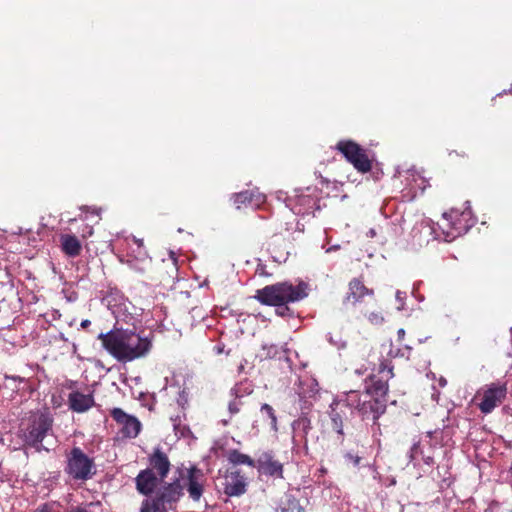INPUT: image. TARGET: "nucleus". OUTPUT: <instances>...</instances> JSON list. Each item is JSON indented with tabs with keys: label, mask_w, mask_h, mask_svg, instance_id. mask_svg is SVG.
<instances>
[{
	"label": "nucleus",
	"mask_w": 512,
	"mask_h": 512,
	"mask_svg": "<svg viewBox=\"0 0 512 512\" xmlns=\"http://www.w3.org/2000/svg\"><path fill=\"white\" fill-rule=\"evenodd\" d=\"M98 338L107 352L120 362H131L145 357L152 348L147 337L129 330H112Z\"/></svg>",
	"instance_id": "nucleus-1"
},
{
	"label": "nucleus",
	"mask_w": 512,
	"mask_h": 512,
	"mask_svg": "<svg viewBox=\"0 0 512 512\" xmlns=\"http://www.w3.org/2000/svg\"><path fill=\"white\" fill-rule=\"evenodd\" d=\"M308 296V285L299 282L293 285L290 282H279L265 286L256 291L255 298L262 304L270 306H283L290 302H297Z\"/></svg>",
	"instance_id": "nucleus-2"
},
{
	"label": "nucleus",
	"mask_w": 512,
	"mask_h": 512,
	"mask_svg": "<svg viewBox=\"0 0 512 512\" xmlns=\"http://www.w3.org/2000/svg\"><path fill=\"white\" fill-rule=\"evenodd\" d=\"M181 497L178 483H169L152 497L145 498L139 512H167Z\"/></svg>",
	"instance_id": "nucleus-3"
},
{
	"label": "nucleus",
	"mask_w": 512,
	"mask_h": 512,
	"mask_svg": "<svg viewBox=\"0 0 512 512\" xmlns=\"http://www.w3.org/2000/svg\"><path fill=\"white\" fill-rule=\"evenodd\" d=\"M66 473L75 480L85 481L95 474V464L82 449L74 447L67 456Z\"/></svg>",
	"instance_id": "nucleus-4"
},
{
	"label": "nucleus",
	"mask_w": 512,
	"mask_h": 512,
	"mask_svg": "<svg viewBox=\"0 0 512 512\" xmlns=\"http://www.w3.org/2000/svg\"><path fill=\"white\" fill-rule=\"evenodd\" d=\"M336 149L343 154L345 159L360 173H367L372 169V161L367 151L352 140H341Z\"/></svg>",
	"instance_id": "nucleus-5"
},
{
	"label": "nucleus",
	"mask_w": 512,
	"mask_h": 512,
	"mask_svg": "<svg viewBox=\"0 0 512 512\" xmlns=\"http://www.w3.org/2000/svg\"><path fill=\"white\" fill-rule=\"evenodd\" d=\"M506 384L491 383L482 387L476 394L480 400L478 407L482 413L489 414L498 407L506 398Z\"/></svg>",
	"instance_id": "nucleus-6"
},
{
	"label": "nucleus",
	"mask_w": 512,
	"mask_h": 512,
	"mask_svg": "<svg viewBox=\"0 0 512 512\" xmlns=\"http://www.w3.org/2000/svg\"><path fill=\"white\" fill-rule=\"evenodd\" d=\"M183 485H181L178 481L175 483H178L181 487V491L183 488H186L189 497L193 499L194 501H198L203 492H204V484L206 481L205 475L202 472V470L191 467L187 469L186 474L182 476ZM183 493L181 492V495Z\"/></svg>",
	"instance_id": "nucleus-7"
},
{
	"label": "nucleus",
	"mask_w": 512,
	"mask_h": 512,
	"mask_svg": "<svg viewBox=\"0 0 512 512\" xmlns=\"http://www.w3.org/2000/svg\"><path fill=\"white\" fill-rule=\"evenodd\" d=\"M163 481L164 479L152 472V469L142 470L135 478L137 491L147 497L153 493L156 495L158 491L163 490L164 486L160 487Z\"/></svg>",
	"instance_id": "nucleus-8"
},
{
	"label": "nucleus",
	"mask_w": 512,
	"mask_h": 512,
	"mask_svg": "<svg viewBox=\"0 0 512 512\" xmlns=\"http://www.w3.org/2000/svg\"><path fill=\"white\" fill-rule=\"evenodd\" d=\"M111 416L121 426V432L125 437L135 438L139 434L141 423L136 417L128 415L120 408H114Z\"/></svg>",
	"instance_id": "nucleus-9"
},
{
	"label": "nucleus",
	"mask_w": 512,
	"mask_h": 512,
	"mask_svg": "<svg viewBox=\"0 0 512 512\" xmlns=\"http://www.w3.org/2000/svg\"><path fill=\"white\" fill-rule=\"evenodd\" d=\"M265 195L260 193L258 189L245 190L234 193L230 197V201L238 210L247 207H260L265 202Z\"/></svg>",
	"instance_id": "nucleus-10"
},
{
	"label": "nucleus",
	"mask_w": 512,
	"mask_h": 512,
	"mask_svg": "<svg viewBox=\"0 0 512 512\" xmlns=\"http://www.w3.org/2000/svg\"><path fill=\"white\" fill-rule=\"evenodd\" d=\"M51 425L52 421L47 415L42 413L34 415L27 435L28 441L34 445L41 443L51 429Z\"/></svg>",
	"instance_id": "nucleus-11"
},
{
	"label": "nucleus",
	"mask_w": 512,
	"mask_h": 512,
	"mask_svg": "<svg viewBox=\"0 0 512 512\" xmlns=\"http://www.w3.org/2000/svg\"><path fill=\"white\" fill-rule=\"evenodd\" d=\"M260 474L274 478H283V464L275 459L271 452H263L256 461V466Z\"/></svg>",
	"instance_id": "nucleus-12"
},
{
	"label": "nucleus",
	"mask_w": 512,
	"mask_h": 512,
	"mask_svg": "<svg viewBox=\"0 0 512 512\" xmlns=\"http://www.w3.org/2000/svg\"><path fill=\"white\" fill-rule=\"evenodd\" d=\"M345 402L348 407L358 410L363 416L373 412L374 406L377 404L371 400L368 392L361 395L357 391H349L346 394Z\"/></svg>",
	"instance_id": "nucleus-13"
},
{
	"label": "nucleus",
	"mask_w": 512,
	"mask_h": 512,
	"mask_svg": "<svg viewBox=\"0 0 512 512\" xmlns=\"http://www.w3.org/2000/svg\"><path fill=\"white\" fill-rule=\"evenodd\" d=\"M424 233L434 235L437 240L451 242L468 231L467 226H424Z\"/></svg>",
	"instance_id": "nucleus-14"
},
{
	"label": "nucleus",
	"mask_w": 512,
	"mask_h": 512,
	"mask_svg": "<svg viewBox=\"0 0 512 512\" xmlns=\"http://www.w3.org/2000/svg\"><path fill=\"white\" fill-rule=\"evenodd\" d=\"M246 491L245 478L239 471H231L225 477L224 492L229 496H240Z\"/></svg>",
	"instance_id": "nucleus-15"
},
{
	"label": "nucleus",
	"mask_w": 512,
	"mask_h": 512,
	"mask_svg": "<svg viewBox=\"0 0 512 512\" xmlns=\"http://www.w3.org/2000/svg\"><path fill=\"white\" fill-rule=\"evenodd\" d=\"M157 476L165 479L170 471V461L160 449H156L149 457V467Z\"/></svg>",
	"instance_id": "nucleus-16"
},
{
	"label": "nucleus",
	"mask_w": 512,
	"mask_h": 512,
	"mask_svg": "<svg viewBox=\"0 0 512 512\" xmlns=\"http://www.w3.org/2000/svg\"><path fill=\"white\" fill-rule=\"evenodd\" d=\"M94 405L92 394H84L81 392H72L69 395L70 408L78 413H82L90 409Z\"/></svg>",
	"instance_id": "nucleus-17"
},
{
	"label": "nucleus",
	"mask_w": 512,
	"mask_h": 512,
	"mask_svg": "<svg viewBox=\"0 0 512 512\" xmlns=\"http://www.w3.org/2000/svg\"><path fill=\"white\" fill-rule=\"evenodd\" d=\"M465 205H469V202H465ZM443 218L446 221H449L451 224H469L472 220H474L470 206H467L462 210L451 208L449 211L443 213Z\"/></svg>",
	"instance_id": "nucleus-18"
},
{
	"label": "nucleus",
	"mask_w": 512,
	"mask_h": 512,
	"mask_svg": "<svg viewBox=\"0 0 512 512\" xmlns=\"http://www.w3.org/2000/svg\"><path fill=\"white\" fill-rule=\"evenodd\" d=\"M132 241L137 245V254L135 256V260L129 259L127 260V263L131 268L139 272H144L146 265L150 262V260L147 252L142 250L143 241L141 239H137L136 237H133Z\"/></svg>",
	"instance_id": "nucleus-19"
},
{
	"label": "nucleus",
	"mask_w": 512,
	"mask_h": 512,
	"mask_svg": "<svg viewBox=\"0 0 512 512\" xmlns=\"http://www.w3.org/2000/svg\"><path fill=\"white\" fill-rule=\"evenodd\" d=\"M62 251L69 257H77L80 255L82 245L79 239L70 234H64L60 237Z\"/></svg>",
	"instance_id": "nucleus-20"
},
{
	"label": "nucleus",
	"mask_w": 512,
	"mask_h": 512,
	"mask_svg": "<svg viewBox=\"0 0 512 512\" xmlns=\"http://www.w3.org/2000/svg\"><path fill=\"white\" fill-rule=\"evenodd\" d=\"M373 291L366 288L364 284L358 280L353 279L349 283V293L347 295V301H352L353 303H356L360 301L365 295H372Z\"/></svg>",
	"instance_id": "nucleus-21"
},
{
	"label": "nucleus",
	"mask_w": 512,
	"mask_h": 512,
	"mask_svg": "<svg viewBox=\"0 0 512 512\" xmlns=\"http://www.w3.org/2000/svg\"><path fill=\"white\" fill-rule=\"evenodd\" d=\"M227 458L228 461L234 465H248L250 467L256 466V461L236 449L229 451Z\"/></svg>",
	"instance_id": "nucleus-22"
},
{
	"label": "nucleus",
	"mask_w": 512,
	"mask_h": 512,
	"mask_svg": "<svg viewBox=\"0 0 512 512\" xmlns=\"http://www.w3.org/2000/svg\"><path fill=\"white\" fill-rule=\"evenodd\" d=\"M379 372L382 374H385L381 380L376 382L375 390L377 392H380L382 394L386 393L387 391V384L386 381L389 378L393 377L392 367H388L387 364L381 363Z\"/></svg>",
	"instance_id": "nucleus-23"
},
{
	"label": "nucleus",
	"mask_w": 512,
	"mask_h": 512,
	"mask_svg": "<svg viewBox=\"0 0 512 512\" xmlns=\"http://www.w3.org/2000/svg\"><path fill=\"white\" fill-rule=\"evenodd\" d=\"M82 210V213L79 217V220L81 221H86V220H89V216L88 214H91L92 217H96L97 219H95V222H98L101 218H100V212H101V208H94V207H83L81 208Z\"/></svg>",
	"instance_id": "nucleus-24"
},
{
	"label": "nucleus",
	"mask_w": 512,
	"mask_h": 512,
	"mask_svg": "<svg viewBox=\"0 0 512 512\" xmlns=\"http://www.w3.org/2000/svg\"><path fill=\"white\" fill-rule=\"evenodd\" d=\"M282 512H305L299 501L295 498H288L282 508Z\"/></svg>",
	"instance_id": "nucleus-25"
},
{
	"label": "nucleus",
	"mask_w": 512,
	"mask_h": 512,
	"mask_svg": "<svg viewBox=\"0 0 512 512\" xmlns=\"http://www.w3.org/2000/svg\"><path fill=\"white\" fill-rule=\"evenodd\" d=\"M298 202L300 205H308V208L302 211L301 209H298L296 213H302V214H309L311 209L314 208L316 201L314 198L310 196H300L298 198Z\"/></svg>",
	"instance_id": "nucleus-26"
},
{
	"label": "nucleus",
	"mask_w": 512,
	"mask_h": 512,
	"mask_svg": "<svg viewBox=\"0 0 512 512\" xmlns=\"http://www.w3.org/2000/svg\"><path fill=\"white\" fill-rule=\"evenodd\" d=\"M331 421L333 424V429L339 434L343 435V424H342V418L340 415L335 411L334 408H332L331 412Z\"/></svg>",
	"instance_id": "nucleus-27"
},
{
	"label": "nucleus",
	"mask_w": 512,
	"mask_h": 512,
	"mask_svg": "<svg viewBox=\"0 0 512 512\" xmlns=\"http://www.w3.org/2000/svg\"><path fill=\"white\" fill-rule=\"evenodd\" d=\"M261 411L266 413V415L271 419V426L274 431H277V417L275 415L274 409L269 404H263L261 407Z\"/></svg>",
	"instance_id": "nucleus-28"
},
{
	"label": "nucleus",
	"mask_w": 512,
	"mask_h": 512,
	"mask_svg": "<svg viewBox=\"0 0 512 512\" xmlns=\"http://www.w3.org/2000/svg\"><path fill=\"white\" fill-rule=\"evenodd\" d=\"M293 428L294 429H302V431L307 434L308 431L311 429V422L310 420L305 417V416H302L300 418H298L294 423H293Z\"/></svg>",
	"instance_id": "nucleus-29"
},
{
	"label": "nucleus",
	"mask_w": 512,
	"mask_h": 512,
	"mask_svg": "<svg viewBox=\"0 0 512 512\" xmlns=\"http://www.w3.org/2000/svg\"><path fill=\"white\" fill-rule=\"evenodd\" d=\"M177 403L181 407H185V405H187V403H188V393L186 392L185 389H183V390H181L179 392V395H178V398H177Z\"/></svg>",
	"instance_id": "nucleus-30"
},
{
	"label": "nucleus",
	"mask_w": 512,
	"mask_h": 512,
	"mask_svg": "<svg viewBox=\"0 0 512 512\" xmlns=\"http://www.w3.org/2000/svg\"><path fill=\"white\" fill-rule=\"evenodd\" d=\"M368 319L373 324H380L383 322V316L378 312H372L369 314Z\"/></svg>",
	"instance_id": "nucleus-31"
},
{
	"label": "nucleus",
	"mask_w": 512,
	"mask_h": 512,
	"mask_svg": "<svg viewBox=\"0 0 512 512\" xmlns=\"http://www.w3.org/2000/svg\"><path fill=\"white\" fill-rule=\"evenodd\" d=\"M240 401L239 400H234L232 402H230L229 404V411L232 413V414H235V413H238L239 410H240Z\"/></svg>",
	"instance_id": "nucleus-32"
},
{
	"label": "nucleus",
	"mask_w": 512,
	"mask_h": 512,
	"mask_svg": "<svg viewBox=\"0 0 512 512\" xmlns=\"http://www.w3.org/2000/svg\"><path fill=\"white\" fill-rule=\"evenodd\" d=\"M35 512H55L53 507L49 504H43Z\"/></svg>",
	"instance_id": "nucleus-33"
},
{
	"label": "nucleus",
	"mask_w": 512,
	"mask_h": 512,
	"mask_svg": "<svg viewBox=\"0 0 512 512\" xmlns=\"http://www.w3.org/2000/svg\"><path fill=\"white\" fill-rule=\"evenodd\" d=\"M403 299H404V294L400 291H397L396 293V300L400 303V305L398 306V309H402L403 307Z\"/></svg>",
	"instance_id": "nucleus-34"
},
{
	"label": "nucleus",
	"mask_w": 512,
	"mask_h": 512,
	"mask_svg": "<svg viewBox=\"0 0 512 512\" xmlns=\"http://www.w3.org/2000/svg\"><path fill=\"white\" fill-rule=\"evenodd\" d=\"M448 156H449V158H451V159H453L454 157H458V156H460V157H463V158H464V157H466V154H465L464 152L459 153V152H458V151H456V150H452V151H450V152H449Z\"/></svg>",
	"instance_id": "nucleus-35"
},
{
	"label": "nucleus",
	"mask_w": 512,
	"mask_h": 512,
	"mask_svg": "<svg viewBox=\"0 0 512 512\" xmlns=\"http://www.w3.org/2000/svg\"><path fill=\"white\" fill-rule=\"evenodd\" d=\"M397 334H398V339L401 340L405 336V330L401 328L398 330Z\"/></svg>",
	"instance_id": "nucleus-36"
},
{
	"label": "nucleus",
	"mask_w": 512,
	"mask_h": 512,
	"mask_svg": "<svg viewBox=\"0 0 512 512\" xmlns=\"http://www.w3.org/2000/svg\"><path fill=\"white\" fill-rule=\"evenodd\" d=\"M349 459H351L355 465H357L360 461V458L358 456H352V455H348Z\"/></svg>",
	"instance_id": "nucleus-37"
},
{
	"label": "nucleus",
	"mask_w": 512,
	"mask_h": 512,
	"mask_svg": "<svg viewBox=\"0 0 512 512\" xmlns=\"http://www.w3.org/2000/svg\"><path fill=\"white\" fill-rule=\"evenodd\" d=\"M89 325H90V321H89V320H83V321L81 322V326H82V327H84V328H85V327H87V326H89Z\"/></svg>",
	"instance_id": "nucleus-38"
},
{
	"label": "nucleus",
	"mask_w": 512,
	"mask_h": 512,
	"mask_svg": "<svg viewBox=\"0 0 512 512\" xmlns=\"http://www.w3.org/2000/svg\"><path fill=\"white\" fill-rule=\"evenodd\" d=\"M418 448V445L417 444H414L413 447L411 448V455H410V458H413V453L414 451Z\"/></svg>",
	"instance_id": "nucleus-39"
},
{
	"label": "nucleus",
	"mask_w": 512,
	"mask_h": 512,
	"mask_svg": "<svg viewBox=\"0 0 512 512\" xmlns=\"http://www.w3.org/2000/svg\"><path fill=\"white\" fill-rule=\"evenodd\" d=\"M337 248H338V246L330 247V248H328V249L326 250V252H330V251H332V250H334V249H337Z\"/></svg>",
	"instance_id": "nucleus-40"
},
{
	"label": "nucleus",
	"mask_w": 512,
	"mask_h": 512,
	"mask_svg": "<svg viewBox=\"0 0 512 512\" xmlns=\"http://www.w3.org/2000/svg\"><path fill=\"white\" fill-rule=\"evenodd\" d=\"M170 256H171V258H172L173 260H175V254H174V252H172V251H171V252H170Z\"/></svg>",
	"instance_id": "nucleus-41"
},
{
	"label": "nucleus",
	"mask_w": 512,
	"mask_h": 512,
	"mask_svg": "<svg viewBox=\"0 0 512 512\" xmlns=\"http://www.w3.org/2000/svg\"><path fill=\"white\" fill-rule=\"evenodd\" d=\"M369 234H370L371 236H374V235H375L374 230H373V229H371V230L369 231Z\"/></svg>",
	"instance_id": "nucleus-42"
},
{
	"label": "nucleus",
	"mask_w": 512,
	"mask_h": 512,
	"mask_svg": "<svg viewBox=\"0 0 512 512\" xmlns=\"http://www.w3.org/2000/svg\"><path fill=\"white\" fill-rule=\"evenodd\" d=\"M446 383L445 380H441V384L444 385Z\"/></svg>",
	"instance_id": "nucleus-43"
}]
</instances>
